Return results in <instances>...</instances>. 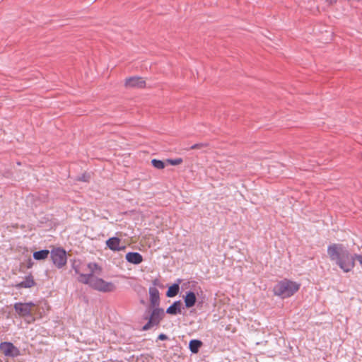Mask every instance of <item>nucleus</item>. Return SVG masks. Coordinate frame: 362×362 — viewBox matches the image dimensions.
<instances>
[{"label":"nucleus","instance_id":"21","mask_svg":"<svg viewBox=\"0 0 362 362\" xmlns=\"http://www.w3.org/2000/svg\"><path fill=\"white\" fill-rule=\"evenodd\" d=\"M206 146H208L207 143H198V144H195L189 147V149H197V148H201L206 147Z\"/></svg>","mask_w":362,"mask_h":362},{"label":"nucleus","instance_id":"2","mask_svg":"<svg viewBox=\"0 0 362 362\" xmlns=\"http://www.w3.org/2000/svg\"><path fill=\"white\" fill-rule=\"evenodd\" d=\"M327 253L332 261L335 263L344 272H349L355 266L354 257L342 244H332L327 247Z\"/></svg>","mask_w":362,"mask_h":362},{"label":"nucleus","instance_id":"12","mask_svg":"<svg viewBox=\"0 0 362 362\" xmlns=\"http://www.w3.org/2000/svg\"><path fill=\"white\" fill-rule=\"evenodd\" d=\"M85 265L79 259H74L71 262V269L74 271L75 274L78 275L77 281L80 279L81 275H86L81 272L85 271Z\"/></svg>","mask_w":362,"mask_h":362},{"label":"nucleus","instance_id":"26","mask_svg":"<svg viewBox=\"0 0 362 362\" xmlns=\"http://www.w3.org/2000/svg\"><path fill=\"white\" fill-rule=\"evenodd\" d=\"M85 175H83L82 177L80 179L81 180H83V181H87V180L85 178Z\"/></svg>","mask_w":362,"mask_h":362},{"label":"nucleus","instance_id":"10","mask_svg":"<svg viewBox=\"0 0 362 362\" xmlns=\"http://www.w3.org/2000/svg\"><path fill=\"white\" fill-rule=\"evenodd\" d=\"M35 285L33 276L31 274L25 276L24 280L16 284V288H29Z\"/></svg>","mask_w":362,"mask_h":362},{"label":"nucleus","instance_id":"20","mask_svg":"<svg viewBox=\"0 0 362 362\" xmlns=\"http://www.w3.org/2000/svg\"><path fill=\"white\" fill-rule=\"evenodd\" d=\"M166 161H167V163H170L172 165H176L180 164L182 162V159L180 158H176V159L169 158V159H167Z\"/></svg>","mask_w":362,"mask_h":362},{"label":"nucleus","instance_id":"18","mask_svg":"<svg viewBox=\"0 0 362 362\" xmlns=\"http://www.w3.org/2000/svg\"><path fill=\"white\" fill-rule=\"evenodd\" d=\"M50 252L49 250L44 249L39 251L34 252L33 257L35 260H44L48 257Z\"/></svg>","mask_w":362,"mask_h":362},{"label":"nucleus","instance_id":"23","mask_svg":"<svg viewBox=\"0 0 362 362\" xmlns=\"http://www.w3.org/2000/svg\"><path fill=\"white\" fill-rule=\"evenodd\" d=\"M168 339V337L166 334H163V333H161L158 335V340H161V341H163V340H165Z\"/></svg>","mask_w":362,"mask_h":362},{"label":"nucleus","instance_id":"11","mask_svg":"<svg viewBox=\"0 0 362 362\" xmlns=\"http://www.w3.org/2000/svg\"><path fill=\"white\" fill-rule=\"evenodd\" d=\"M126 260L134 264H139L142 262L143 257L137 252H129L125 256Z\"/></svg>","mask_w":362,"mask_h":362},{"label":"nucleus","instance_id":"9","mask_svg":"<svg viewBox=\"0 0 362 362\" xmlns=\"http://www.w3.org/2000/svg\"><path fill=\"white\" fill-rule=\"evenodd\" d=\"M15 311L22 317H28L31 315L30 309L28 308L23 303L18 302L14 304Z\"/></svg>","mask_w":362,"mask_h":362},{"label":"nucleus","instance_id":"1","mask_svg":"<svg viewBox=\"0 0 362 362\" xmlns=\"http://www.w3.org/2000/svg\"><path fill=\"white\" fill-rule=\"evenodd\" d=\"M86 267L88 269V273L80 276L79 283L88 285L91 288L100 292L108 293L115 291L116 286L112 282L106 281L95 276L100 275L103 270L98 263L89 262Z\"/></svg>","mask_w":362,"mask_h":362},{"label":"nucleus","instance_id":"8","mask_svg":"<svg viewBox=\"0 0 362 362\" xmlns=\"http://www.w3.org/2000/svg\"><path fill=\"white\" fill-rule=\"evenodd\" d=\"M120 239L117 237H112L107 240V247L112 251H120L125 248V246L119 247Z\"/></svg>","mask_w":362,"mask_h":362},{"label":"nucleus","instance_id":"13","mask_svg":"<svg viewBox=\"0 0 362 362\" xmlns=\"http://www.w3.org/2000/svg\"><path fill=\"white\" fill-rule=\"evenodd\" d=\"M183 300L186 308L193 307L197 302L195 293L192 291L186 292L185 296H183Z\"/></svg>","mask_w":362,"mask_h":362},{"label":"nucleus","instance_id":"5","mask_svg":"<svg viewBox=\"0 0 362 362\" xmlns=\"http://www.w3.org/2000/svg\"><path fill=\"white\" fill-rule=\"evenodd\" d=\"M153 310L149 317L148 321L143 326L141 330L146 331L152 327L158 326L164 317V310L158 307H153Z\"/></svg>","mask_w":362,"mask_h":362},{"label":"nucleus","instance_id":"14","mask_svg":"<svg viewBox=\"0 0 362 362\" xmlns=\"http://www.w3.org/2000/svg\"><path fill=\"white\" fill-rule=\"evenodd\" d=\"M150 301L152 307H158L160 304L159 291L156 287L149 288Z\"/></svg>","mask_w":362,"mask_h":362},{"label":"nucleus","instance_id":"27","mask_svg":"<svg viewBox=\"0 0 362 362\" xmlns=\"http://www.w3.org/2000/svg\"><path fill=\"white\" fill-rule=\"evenodd\" d=\"M32 266V264H29V265L28 266V268H30V267Z\"/></svg>","mask_w":362,"mask_h":362},{"label":"nucleus","instance_id":"3","mask_svg":"<svg viewBox=\"0 0 362 362\" xmlns=\"http://www.w3.org/2000/svg\"><path fill=\"white\" fill-rule=\"evenodd\" d=\"M300 284L288 279L279 281L273 288L274 296L281 298H287L296 293L300 288Z\"/></svg>","mask_w":362,"mask_h":362},{"label":"nucleus","instance_id":"22","mask_svg":"<svg viewBox=\"0 0 362 362\" xmlns=\"http://www.w3.org/2000/svg\"><path fill=\"white\" fill-rule=\"evenodd\" d=\"M354 261L356 259L359 262L360 264H362V255L355 254L354 256Z\"/></svg>","mask_w":362,"mask_h":362},{"label":"nucleus","instance_id":"25","mask_svg":"<svg viewBox=\"0 0 362 362\" xmlns=\"http://www.w3.org/2000/svg\"><path fill=\"white\" fill-rule=\"evenodd\" d=\"M327 3H328L329 4H332L334 3H336L337 2V0H325Z\"/></svg>","mask_w":362,"mask_h":362},{"label":"nucleus","instance_id":"15","mask_svg":"<svg viewBox=\"0 0 362 362\" xmlns=\"http://www.w3.org/2000/svg\"><path fill=\"white\" fill-rule=\"evenodd\" d=\"M182 279H177L176 282L172 284L170 286L168 287L167 291H166V296L167 297L172 298L175 296L178 293L180 290V284L181 283Z\"/></svg>","mask_w":362,"mask_h":362},{"label":"nucleus","instance_id":"4","mask_svg":"<svg viewBox=\"0 0 362 362\" xmlns=\"http://www.w3.org/2000/svg\"><path fill=\"white\" fill-rule=\"evenodd\" d=\"M50 257L54 265L58 268H62L67 262L66 252L62 247H56L50 251Z\"/></svg>","mask_w":362,"mask_h":362},{"label":"nucleus","instance_id":"17","mask_svg":"<svg viewBox=\"0 0 362 362\" xmlns=\"http://www.w3.org/2000/svg\"><path fill=\"white\" fill-rule=\"evenodd\" d=\"M202 344L199 339H191L189 342V349L192 354H197Z\"/></svg>","mask_w":362,"mask_h":362},{"label":"nucleus","instance_id":"19","mask_svg":"<svg viewBox=\"0 0 362 362\" xmlns=\"http://www.w3.org/2000/svg\"><path fill=\"white\" fill-rule=\"evenodd\" d=\"M151 164L155 168L158 170H162L165 167V164L163 160L156 158L151 160Z\"/></svg>","mask_w":362,"mask_h":362},{"label":"nucleus","instance_id":"7","mask_svg":"<svg viewBox=\"0 0 362 362\" xmlns=\"http://www.w3.org/2000/svg\"><path fill=\"white\" fill-rule=\"evenodd\" d=\"M125 86L129 88H144L146 86L145 81L139 76H132L126 79Z\"/></svg>","mask_w":362,"mask_h":362},{"label":"nucleus","instance_id":"16","mask_svg":"<svg viewBox=\"0 0 362 362\" xmlns=\"http://www.w3.org/2000/svg\"><path fill=\"white\" fill-rule=\"evenodd\" d=\"M181 301L175 300L166 310V313L169 315H176L181 313Z\"/></svg>","mask_w":362,"mask_h":362},{"label":"nucleus","instance_id":"6","mask_svg":"<svg viewBox=\"0 0 362 362\" xmlns=\"http://www.w3.org/2000/svg\"><path fill=\"white\" fill-rule=\"evenodd\" d=\"M0 350L5 356L14 358L20 355L19 349L13 343L9 341L1 342L0 344Z\"/></svg>","mask_w":362,"mask_h":362},{"label":"nucleus","instance_id":"24","mask_svg":"<svg viewBox=\"0 0 362 362\" xmlns=\"http://www.w3.org/2000/svg\"><path fill=\"white\" fill-rule=\"evenodd\" d=\"M24 304L25 305L28 306V308L30 309L31 310V308L35 306V303H33V302H28V303H24Z\"/></svg>","mask_w":362,"mask_h":362}]
</instances>
